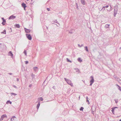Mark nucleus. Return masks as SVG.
Wrapping results in <instances>:
<instances>
[{"instance_id": "nucleus-1", "label": "nucleus", "mask_w": 121, "mask_h": 121, "mask_svg": "<svg viewBox=\"0 0 121 121\" xmlns=\"http://www.w3.org/2000/svg\"><path fill=\"white\" fill-rule=\"evenodd\" d=\"M117 8L118 6H115L114 7V17L116 16V15L117 13L118 10Z\"/></svg>"}, {"instance_id": "nucleus-2", "label": "nucleus", "mask_w": 121, "mask_h": 121, "mask_svg": "<svg viewBox=\"0 0 121 121\" xmlns=\"http://www.w3.org/2000/svg\"><path fill=\"white\" fill-rule=\"evenodd\" d=\"M65 80L66 81L67 83L70 85L71 86H73V84L72 83L71 81L67 79L66 78H64Z\"/></svg>"}, {"instance_id": "nucleus-3", "label": "nucleus", "mask_w": 121, "mask_h": 121, "mask_svg": "<svg viewBox=\"0 0 121 121\" xmlns=\"http://www.w3.org/2000/svg\"><path fill=\"white\" fill-rule=\"evenodd\" d=\"M90 78H91V80H90V86H91L92 85L93 83L94 82V79L93 78V76H91L90 77Z\"/></svg>"}, {"instance_id": "nucleus-4", "label": "nucleus", "mask_w": 121, "mask_h": 121, "mask_svg": "<svg viewBox=\"0 0 121 121\" xmlns=\"http://www.w3.org/2000/svg\"><path fill=\"white\" fill-rule=\"evenodd\" d=\"M26 35L27 38L29 40H31L32 37L30 34H26Z\"/></svg>"}, {"instance_id": "nucleus-5", "label": "nucleus", "mask_w": 121, "mask_h": 121, "mask_svg": "<svg viewBox=\"0 0 121 121\" xmlns=\"http://www.w3.org/2000/svg\"><path fill=\"white\" fill-rule=\"evenodd\" d=\"M16 17L15 16H14L13 15H11L8 18L9 19H14Z\"/></svg>"}, {"instance_id": "nucleus-6", "label": "nucleus", "mask_w": 121, "mask_h": 121, "mask_svg": "<svg viewBox=\"0 0 121 121\" xmlns=\"http://www.w3.org/2000/svg\"><path fill=\"white\" fill-rule=\"evenodd\" d=\"M24 29L26 32L27 33H30L31 31L30 30L27 29L26 28H25Z\"/></svg>"}, {"instance_id": "nucleus-7", "label": "nucleus", "mask_w": 121, "mask_h": 121, "mask_svg": "<svg viewBox=\"0 0 121 121\" xmlns=\"http://www.w3.org/2000/svg\"><path fill=\"white\" fill-rule=\"evenodd\" d=\"M8 55L9 56H11V57H13V54L11 51H10L8 53Z\"/></svg>"}, {"instance_id": "nucleus-8", "label": "nucleus", "mask_w": 121, "mask_h": 121, "mask_svg": "<svg viewBox=\"0 0 121 121\" xmlns=\"http://www.w3.org/2000/svg\"><path fill=\"white\" fill-rule=\"evenodd\" d=\"M22 6L24 8H25L26 7V4L24 3H23L22 4Z\"/></svg>"}, {"instance_id": "nucleus-9", "label": "nucleus", "mask_w": 121, "mask_h": 121, "mask_svg": "<svg viewBox=\"0 0 121 121\" xmlns=\"http://www.w3.org/2000/svg\"><path fill=\"white\" fill-rule=\"evenodd\" d=\"M33 69L35 72H37L38 71V68L37 67H35L33 68Z\"/></svg>"}, {"instance_id": "nucleus-10", "label": "nucleus", "mask_w": 121, "mask_h": 121, "mask_svg": "<svg viewBox=\"0 0 121 121\" xmlns=\"http://www.w3.org/2000/svg\"><path fill=\"white\" fill-rule=\"evenodd\" d=\"M1 117L3 119L4 118H7V116L6 114H4L2 115Z\"/></svg>"}, {"instance_id": "nucleus-11", "label": "nucleus", "mask_w": 121, "mask_h": 121, "mask_svg": "<svg viewBox=\"0 0 121 121\" xmlns=\"http://www.w3.org/2000/svg\"><path fill=\"white\" fill-rule=\"evenodd\" d=\"M35 74L33 73H32L31 74V76L32 77V80L34 79H35Z\"/></svg>"}, {"instance_id": "nucleus-12", "label": "nucleus", "mask_w": 121, "mask_h": 121, "mask_svg": "<svg viewBox=\"0 0 121 121\" xmlns=\"http://www.w3.org/2000/svg\"><path fill=\"white\" fill-rule=\"evenodd\" d=\"M40 105V102H38V104H37V110H38V109L39 108V106Z\"/></svg>"}, {"instance_id": "nucleus-13", "label": "nucleus", "mask_w": 121, "mask_h": 121, "mask_svg": "<svg viewBox=\"0 0 121 121\" xmlns=\"http://www.w3.org/2000/svg\"><path fill=\"white\" fill-rule=\"evenodd\" d=\"M6 22V21L5 19L3 21V22H2V24L4 26L5 25V23Z\"/></svg>"}, {"instance_id": "nucleus-14", "label": "nucleus", "mask_w": 121, "mask_h": 121, "mask_svg": "<svg viewBox=\"0 0 121 121\" xmlns=\"http://www.w3.org/2000/svg\"><path fill=\"white\" fill-rule=\"evenodd\" d=\"M82 3L83 5H84L85 4V2L84 0H81Z\"/></svg>"}, {"instance_id": "nucleus-15", "label": "nucleus", "mask_w": 121, "mask_h": 121, "mask_svg": "<svg viewBox=\"0 0 121 121\" xmlns=\"http://www.w3.org/2000/svg\"><path fill=\"white\" fill-rule=\"evenodd\" d=\"M78 60L80 62H81L82 61V60L80 58H79L78 59Z\"/></svg>"}, {"instance_id": "nucleus-16", "label": "nucleus", "mask_w": 121, "mask_h": 121, "mask_svg": "<svg viewBox=\"0 0 121 121\" xmlns=\"http://www.w3.org/2000/svg\"><path fill=\"white\" fill-rule=\"evenodd\" d=\"M16 117L15 116H13L11 119V120L12 121L13 120H14V118H16Z\"/></svg>"}, {"instance_id": "nucleus-17", "label": "nucleus", "mask_w": 121, "mask_h": 121, "mask_svg": "<svg viewBox=\"0 0 121 121\" xmlns=\"http://www.w3.org/2000/svg\"><path fill=\"white\" fill-rule=\"evenodd\" d=\"M85 50L87 52H89V51L87 48V46H85L84 47Z\"/></svg>"}, {"instance_id": "nucleus-18", "label": "nucleus", "mask_w": 121, "mask_h": 121, "mask_svg": "<svg viewBox=\"0 0 121 121\" xmlns=\"http://www.w3.org/2000/svg\"><path fill=\"white\" fill-rule=\"evenodd\" d=\"M15 26H16L15 27L17 28H19L20 27V26H19V24H16L15 25Z\"/></svg>"}, {"instance_id": "nucleus-19", "label": "nucleus", "mask_w": 121, "mask_h": 121, "mask_svg": "<svg viewBox=\"0 0 121 121\" xmlns=\"http://www.w3.org/2000/svg\"><path fill=\"white\" fill-rule=\"evenodd\" d=\"M109 25L108 24H106L105 26V27L106 28H108L109 27Z\"/></svg>"}, {"instance_id": "nucleus-20", "label": "nucleus", "mask_w": 121, "mask_h": 121, "mask_svg": "<svg viewBox=\"0 0 121 121\" xmlns=\"http://www.w3.org/2000/svg\"><path fill=\"white\" fill-rule=\"evenodd\" d=\"M110 9L109 10H107L108 11H110L111 10H112V9H113V8L111 7V5H110Z\"/></svg>"}, {"instance_id": "nucleus-21", "label": "nucleus", "mask_w": 121, "mask_h": 121, "mask_svg": "<svg viewBox=\"0 0 121 121\" xmlns=\"http://www.w3.org/2000/svg\"><path fill=\"white\" fill-rule=\"evenodd\" d=\"M117 85L118 87V88L120 91H121V87L118 85Z\"/></svg>"}, {"instance_id": "nucleus-22", "label": "nucleus", "mask_w": 121, "mask_h": 121, "mask_svg": "<svg viewBox=\"0 0 121 121\" xmlns=\"http://www.w3.org/2000/svg\"><path fill=\"white\" fill-rule=\"evenodd\" d=\"M74 69L76 71V72H78L79 71V69L77 68H75Z\"/></svg>"}, {"instance_id": "nucleus-23", "label": "nucleus", "mask_w": 121, "mask_h": 121, "mask_svg": "<svg viewBox=\"0 0 121 121\" xmlns=\"http://www.w3.org/2000/svg\"><path fill=\"white\" fill-rule=\"evenodd\" d=\"M105 10V8L104 7V6L103 7L102 9H101L100 10V11H101L102 10H103V11H104V10Z\"/></svg>"}, {"instance_id": "nucleus-24", "label": "nucleus", "mask_w": 121, "mask_h": 121, "mask_svg": "<svg viewBox=\"0 0 121 121\" xmlns=\"http://www.w3.org/2000/svg\"><path fill=\"white\" fill-rule=\"evenodd\" d=\"M66 60H67V62H70V63H71L72 62V61L70 60L68 58H66Z\"/></svg>"}, {"instance_id": "nucleus-25", "label": "nucleus", "mask_w": 121, "mask_h": 121, "mask_svg": "<svg viewBox=\"0 0 121 121\" xmlns=\"http://www.w3.org/2000/svg\"><path fill=\"white\" fill-rule=\"evenodd\" d=\"M9 102V103L10 104H12V102H11L9 100H8V101H7L6 102V104H8V103Z\"/></svg>"}, {"instance_id": "nucleus-26", "label": "nucleus", "mask_w": 121, "mask_h": 121, "mask_svg": "<svg viewBox=\"0 0 121 121\" xmlns=\"http://www.w3.org/2000/svg\"><path fill=\"white\" fill-rule=\"evenodd\" d=\"M11 94L12 95H13L14 96H15L17 95V94L13 93H11Z\"/></svg>"}, {"instance_id": "nucleus-27", "label": "nucleus", "mask_w": 121, "mask_h": 121, "mask_svg": "<svg viewBox=\"0 0 121 121\" xmlns=\"http://www.w3.org/2000/svg\"><path fill=\"white\" fill-rule=\"evenodd\" d=\"M84 109V108L83 107H81L80 109V110L81 111H83Z\"/></svg>"}, {"instance_id": "nucleus-28", "label": "nucleus", "mask_w": 121, "mask_h": 121, "mask_svg": "<svg viewBox=\"0 0 121 121\" xmlns=\"http://www.w3.org/2000/svg\"><path fill=\"white\" fill-rule=\"evenodd\" d=\"M6 30H4L3 32H1V33L5 34H6Z\"/></svg>"}, {"instance_id": "nucleus-29", "label": "nucleus", "mask_w": 121, "mask_h": 121, "mask_svg": "<svg viewBox=\"0 0 121 121\" xmlns=\"http://www.w3.org/2000/svg\"><path fill=\"white\" fill-rule=\"evenodd\" d=\"M112 110H111V111L114 114L113 112H114V108H112Z\"/></svg>"}, {"instance_id": "nucleus-30", "label": "nucleus", "mask_w": 121, "mask_h": 121, "mask_svg": "<svg viewBox=\"0 0 121 121\" xmlns=\"http://www.w3.org/2000/svg\"><path fill=\"white\" fill-rule=\"evenodd\" d=\"M24 53L25 54L26 56L27 55L26 52V50H25L24 51Z\"/></svg>"}, {"instance_id": "nucleus-31", "label": "nucleus", "mask_w": 121, "mask_h": 121, "mask_svg": "<svg viewBox=\"0 0 121 121\" xmlns=\"http://www.w3.org/2000/svg\"><path fill=\"white\" fill-rule=\"evenodd\" d=\"M114 100L116 103L117 104L118 103V99H114Z\"/></svg>"}, {"instance_id": "nucleus-32", "label": "nucleus", "mask_w": 121, "mask_h": 121, "mask_svg": "<svg viewBox=\"0 0 121 121\" xmlns=\"http://www.w3.org/2000/svg\"><path fill=\"white\" fill-rule=\"evenodd\" d=\"M39 99L41 101H42L43 100V99L42 97H41L40 98H39Z\"/></svg>"}, {"instance_id": "nucleus-33", "label": "nucleus", "mask_w": 121, "mask_h": 121, "mask_svg": "<svg viewBox=\"0 0 121 121\" xmlns=\"http://www.w3.org/2000/svg\"><path fill=\"white\" fill-rule=\"evenodd\" d=\"M25 64H27L28 63V61H25Z\"/></svg>"}, {"instance_id": "nucleus-34", "label": "nucleus", "mask_w": 121, "mask_h": 121, "mask_svg": "<svg viewBox=\"0 0 121 121\" xmlns=\"http://www.w3.org/2000/svg\"><path fill=\"white\" fill-rule=\"evenodd\" d=\"M54 22H56L58 24H59V23H58L57 22V20H56L54 21Z\"/></svg>"}, {"instance_id": "nucleus-35", "label": "nucleus", "mask_w": 121, "mask_h": 121, "mask_svg": "<svg viewBox=\"0 0 121 121\" xmlns=\"http://www.w3.org/2000/svg\"><path fill=\"white\" fill-rule=\"evenodd\" d=\"M32 86V84H31L30 85H29V87H30H30H31Z\"/></svg>"}, {"instance_id": "nucleus-36", "label": "nucleus", "mask_w": 121, "mask_h": 121, "mask_svg": "<svg viewBox=\"0 0 121 121\" xmlns=\"http://www.w3.org/2000/svg\"><path fill=\"white\" fill-rule=\"evenodd\" d=\"M3 119L1 117L0 118V121H2L3 120Z\"/></svg>"}, {"instance_id": "nucleus-37", "label": "nucleus", "mask_w": 121, "mask_h": 121, "mask_svg": "<svg viewBox=\"0 0 121 121\" xmlns=\"http://www.w3.org/2000/svg\"><path fill=\"white\" fill-rule=\"evenodd\" d=\"M47 10L48 11H50V9L49 8H47Z\"/></svg>"}, {"instance_id": "nucleus-38", "label": "nucleus", "mask_w": 121, "mask_h": 121, "mask_svg": "<svg viewBox=\"0 0 121 121\" xmlns=\"http://www.w3.org/2000/svg\"><path fill=\"white\" fill-rule=\"evenodd\" d=\"M13 87H14L16 88H17V87L15 85H13Z\"/></svg>"}, {"instance_id": "nucleus-39", "label": "nucleus", "mask_w": 121, "mask_h": 121, "mask_svg": "<svg viewBox=\"0 0 121 121\" xmlns=\"http://www.w3.org/2000/svg\"><path fill=\"white\" fill-rule=\"evenodd\" d=\"M55 86H53V87H52V88L54 89H55Z\"/></svg>"}, {"instance_id": "nucleus-40", "label": "nucleus", "mask_w": 121, "mask_h": 121, "mask_svg": "<svg viewBox=\"0 0 121 121\" xmlns=\"http://www.w3.org/2000/svg\"><path fill=\"white\" fill-rule=\"evenodd\" d=\"M105 8H108V5H106L105 6H104Z\"/></svg>"}, {"instance_id": "nucleus-41", "label": "nucleus", "mask_w": 121, "mask_h": 121, "mask_svg": "<svg viewBox=\"0 0 121 121\" xmlns=\"http://www.w3.org/2000/svg\"><path fill=\"white\" fill-rule=\"evenodd\" d=\"M86 100V102H88V104H89V100L88 99H87Z\"/></svg>"}, {"instance_id": "nucleus-42", "label": "nucleus", "mask_w": 121, "mask_h": 121, "mask_svg": "<svg viewBox=\"0 0 121 121\" xmlns=\"http://www.w3.org/2000/svg\"><path fill=\"white\" fill-rule=\"evenodd\" d=\"M114 108V109H115V108H118L117 107H113Z\"/></svg>"}, {"instance_id": "nucleus-43", "label": "nucleus", "mask_w": 121, "mask_h": 121, "mask_svg": "<svg viewBox=\"0 0 121 121\" xmlns=\"http://www.w3.org/2000/svg\"><path fill=\"white\" fill-rule=\"evenodd\" d=\"M1 19L3 21L4 20H5L3 17H2Z\"/></svg>"}, {"instance_id": "nucleus-44", "label": "nucleus", "mask_w": 121, "mask_h": 121, "mask_svg": "<svg viewBox=\"0 0 121 121\" xmlns=\"http://www.w3.org/2000/svg\"><path fill=\"white\" fill-rule=\"evenodd\" d=\"M78 47H81V45H80L79 44H78Z\"/></svg>"}, {"instance_id": "nucleus-45", "label": "nucleus", "mask_w": 121, "mask_h": 121, "mask_svg": "<svg viewBox=\"0 0 121 121\" xmlns=\"http://www.w3.org/2000/svg\"><path fill=\"white\" fill-rule=\"evenodd\" d=\"M83 46V44H81V47Z\"/></svg>"}, {"instance_id": "nucleus-46", "label": "nucleus", "mask_w": 121, "mask_h": 121, "mask_svg": "<svg viewBox=\"0 0 121 121\" xmlns=\"http://www.w3.org/2000/svg\"><path fill=\"white\" fill-rule=\"evenodd\" d=\"M8 74H10V75H12V74H13L12 73H9Z\"/></svg>"}, {"instance_id": "nucleus-47", "label": "nucleus", "mask_w": 121, "mask_h": 121, "mask_svg": "<svg viewBox=\"0 0 121 121\" xmlns=\"http://www.w3.org/2000/svg\"><path fill=\"white\" fill-rule=\"evenodd\" d=\"M92 112V114H94V113H93L94 111H93L92 110V112Z\"/></svg>"}, {"instance_id": "nucleus-48", "label": "nucleus", "mask_w": 121, "mask_h": 121, "mask_svg": "<svg viewBox=\"0 0 121 121\" xmlns=\"http://www.w3.org/2000/svg\"><path fill=\"white\" fill-rule=\"evenodd\" d=\"M19 79L18 78L17 79V81L18 82L19 81Z\"/></svg>"}, {"instance_id": "nucleus-49", "label": "nucleus", "mask_w": 121, "mask_h": 121, "mask_svg": "<svg viewBox=\"0 0 121 121\" xmlns=\"http://www.w3.org/2000/svg\"><path fill=\"white\" fill-rule=\"evenodd\" d=\"M86 100H87V99H88V97H86Z\"/></svg>"}, {"instance_id": "nucleus-50", "label": "nucleus", "mask_w": 121, "mask_h": 121, "mask_svg": "<svg viewBox=\"0 0 121 121\" xmlns=\"http://www.w3.org/2000/svg\"><path fill=\"white\" fill-rule=\"evenodd\" d=\"M69 32V33H71V34L72 33V32Z\"/></svg>"}, {"instance_id": "nucleus-51", "label": "nucleus", "mask_w": 121, "mask_h": 121, "mask_svg": "<svg viewBox=\"0 0 121 121\" xmlns=\"http://www.w3.org/2000/svg\"><path fill=\"white\" fill-rule=\"evenodd\" d=\"M119 121H121V119Z\"/></svg>"}, {"instance_id": "nucleus-52", "label": "nucleus", "mask_w": 121, "mask_h": 121, "mask_svg": "<svg viewBox=\"0 0 121 121\" xmlns=\"http://www.w3.org/2000/svg\"><path fill=\"white\" fill-rule=\"evenodd\" d=\"M45 80L44 81V82L43 83H44V82H45Z\"/></svg>"}, {"instance_id": "nucleus-53", "label": "nucleus", "mask_w": 121, "mask_h": 121, "mask_svg": "<svg viewBox=\"0 0 121 121\" xmlns=\"http://www.w3.org/2000/svg\"><path fill=\"white\" fill-rule=\"evenodd\" d=\"M25 8H24V10H25Z\"/></svg>"}, {"instance_id": "nucleus-54", "label": "nucleus", "mask_w": 121, "mask_h": 121, "mask_svg": "<svg viewBox=\"0 0 121 121\" xmlns=\"http://www.w3.org/2000/svg\"><path fill=\"white\" fill-rule=\"evenodd\" d=\"M121 47L120 48V49H121Z\"/></svg>"}, {"instance_id": "nucleus-55", "label": "nucleus", "mask_w": 121, "mask_h": 121, "mask_svg": "<svg viewBox=\"0 0 121 121\" xmlns=\"http://www.w3.org/2000/svg\"><path fill=\"white\" fill-rule=\"evenodd\" d=\"M47 29H48V28H47Z\"/></svg>"}, {"instance_id": "nucleus-56", "label": "nucleus", "mask_w": 121, "mask_h": 121, "mask_svg": "<svg viewBox=\"0 0 121 121\" xmlns=\"http://www.w3.org/2000/svg\"><path fill=\"white\" fill-rule=\"evenodd\" d=\"M27 1H28L29 0H26Z\"/></svg>"}, {"instance_id": "nucleus-57", "label": "nucleus", "mask_w": 121, "mask_h": 121, "mask_svg": "<svg viewBox=\"0 0 121 121\" xmlns=\"http://www.w3.org/2000/svg\"><path fill=\"white\" fill-rule=\"evenodd\" d=\"M48 78V77H47V78H46V79Z\"/></svg>"}, {"instance_id": "nucleus-58", "label": "nucleus", "mask_w": 121, "mask_h": 121, "mask_svg": "<svg viewBox=\"0 0 121 121\" xmlns=\"http://www.w3.org/2000/svg\"><path fill=\"white\" fill-rule=\"evenodd\" d=\"M31 0V1H32V0Z\"/></svg>"}, {"instance_id": "nucleus-59", "label": "nucleus", "mask_w": 121, "mask_h": 121, "mask_svg": "<svg viewBox=\"0 0 121 121\" xmlns=\"http://www.w3.org/2000/svg\"><path fill=\"white\" fill-rule=\"evenodd\" d=\"M121 81V80H120Z\"/></svg>"}]
</instances>
